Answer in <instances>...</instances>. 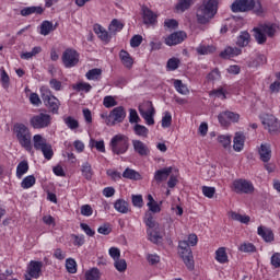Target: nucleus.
Returning a JSON list of instances; mask_svg holds the SVG:
<instances>
[{"mask_svg": "<svg viewBox=\"0 0 280 280\" xmlns=\"http://www.w3.org/2000/svg\"><path fill=\"white\" fill-rule=\"evenodd\" d=\"M198 244V236L196 234H189L188 241L178 242V255L183 259L187 270H194L196 262L194 261V253L190 246ZM190 245V246H189Z\"/></svg>", "mask_w": 280, "mask_h": 280, "instance_id": "f257e3e1", "label": "nucleus"}, {"mask_svg": "<svg viewBox=\"0 0 280 280\" xmlns=\"http://www.w3.org/2000/svg\"><path fill=\"white\" fill-rule=\"evenodd\" d=\"M215 14H218V0H203L202 4L197 9V23L207 25Z\"/></svg>", "mask_w": 280, "mask_h": 280, "instance_id": "f03ea898", "label": "nucleus"}, {"mask_svg": "<svg viewBox=\"0 0 280 280\" xmlns=\"http://www.w3.org/2000/svg\"><path fill=\"white\" fill-rule=\"evenodd\" d=\"M13 135L20 143L21 148L27 152H32V131L30 127L23 122H16L13 126Z\"/></svg>", "mask_w": 280, "mask_h": 280, "instance_id": "7ed1b4c3", "label": "nucleus"}, {"mask_svg": "<svg viewBox=\"0 0 280 280\" xmlns=\"http://www.w3.org/2000/svg\"><path fill=\"white\" fill-rule=\"evenodd\" d=\"M109 148L113 154H117V156L126 154L130 148V139L126 135L118 133L112 138Z\"/></svg>", "mask_w": 280, "mask_h": 280, "instance_id": "20e7f679", "label": "nucleus"}, {"mask_svg": "<svg viewBox=\"0 0 280 280\" xmlns=\"http://www.w3.org/2000/svg\"><path fill=\"white\" fill-rule=\"evenodd\" d=\"M40 93L44 106H46L48 113L58 115V110H60V101L58 97L54 96L51 90L47 89L46 86L40 88Z\"/></svg>", "mask_w": 280, "mask_h": 280, "instance_id": "39448f33", "label": "nucleus"}, {"mask_svg": "<svg viewBox=\"0 0 280 280\" xmlns=\"http://www.w3.org/2000/svg\"><path fill=\"white\" fill-rule=\"evenodd\" d=\"M30 126L34 130H43L51 126V115L39 113L30 118Z\"/></svg>", "mask_w": 280, "mask_h": 280, "instance_id": "423d86ee", "label": "nucleus"}, {"mask_svg": "<svg viewBox=\"0 0 280 280\" xmlns=\"http://www.w3.org/2000/svg\"><path fill=\"white\" fill-rule=\"evenodd\" d=\"M138 110L148 126H154V114L156 110L151 101H147L144 104L139 105Z\"/></svg>", "mask_w": 280, "mask_h": 280, "instance_id": "0eeeda50", "label": "nucleus"}, {"mask_svg": "<svg viewBox=\"0 0 280 280\" xmlns=\"http://www.w3.org/2000/svg\"><path fill=\"white\" fill-rule=\"evenodd\" d=\"M61 60L66 69H71L80 62V54L73 48H68L63 51Z\"/></svg>", "mask_w": 280, "mask_h": 280, "instance_id": "6e6552de", "label": "nucleus"}, {"mask_svg": "<svg viewBox=\"0 0 280 280\" xmlns=\"http://www.w3.org/2000/svg\"><path fill=\"white\" fill-rule=\"evenodd\" d=\"M126 119V109L124 106L115 107L105 119L107 126H115L116 124H122Z\"/></svg>", "mask_w": 280, "mask_h": 280, "instance_id": "1a4fd4ad", "label": "nucleus"}, {"mask_svg": "<svg viewBox=\"0 0 280 280\" xmlns=\"http://www.w3.org/2000/svg\"><path fill=\"white\" fill-rule=\"evenodd\" d=\"M232 191L235 194H253L255 191V186H253L252 182L240 178L233 182Z\"/></svg>", "mask_w": 280, "mask_h": 280, "instance_id": "9d476101", "label": "nucleus"}, {"mask_svg": "<svg viewBox=\"0 0 280 280\" xmlns=\"http://www.w3.org/2000/svg\"><path fill=\"white\" fill-rule=\"evenodd\" d=\"M261 124L265 126V130H268L270 135H277V132H280V122L277 117L270 114H266L261 118Z\"/></svg>", "mask_w": 280, "mask_h": 280, "instance_id": "9b49d317", "label": "nucleus"}, {"mask_svg": "<svg viewBox=\"0 0 280 280\" xmlns=\"http://www.w3.org/2000/svg\"><path fill=\"white\" fill-rule=\"evenodd\" d=\"M255 8V0H235L231 4L232 12H250Z\"/></svg>", "mask_w": 280, "mask_h": 280, "instance_id": "f8f14e48", "label": "nucleus"}, {"mask_svg": "<svg viewBox=\"0 0 280 280\" xmlns=\"http://www.w3.org/2000/svg\"><path fill=\"white\" fill-rule=\"evenodd\" d=\"M219 124L223 127L229 126L230 121L233 124H236V121H240V114L234 112H222L218 115Z\"/></svg>", "mask_w": 280, "mask_h": 280, "instance_id": "ddd939ff", "label": "nucleus"}, {"mask_svg": "<svg viewBox=\"0 0 280 280\" xmlns=\"http://www.w3.org/2000/svg\"><path fill=\"white\" fill-rule=\"evenodd\" d=\"M187 38V33L179 31L172 33L165 38V45H168V47H173L174 45H180Z\"/></svg>", "mask_w": 280, "mask_h": 280, "instance_id": "4468645a", "label": "nucleus"}, {"mask_svg": "<svg viewBox=\"0 0 280 280\" xmlns=\"http://www.w3.org/2000/svg\"><path fill=\"white\" fill-rule=\"evenodd\" d=\"M142 20L144 25H154L156 23V19L159 18L153 10L150 8L142 5Z\"/></svg>", "mask_w": 280, "mask_h": 280, "instance_id": "2eb2a0df", "label": "nucleus"}, {"mask_svg": "<svg viewBox=\"0 0 280 280\" xmlns=\"http://www.w3.org/2000/svg\"><path fill=\"white\" fill-rule=\"evenodd\" d=\"M43 272V261L31 260L28 265V275L32 279H38Z\"/></svg>", "mask_w": 280, "mask_h": 280, "instance_id": "dca6fc26", "label": "nucleus"}, {"mask_svg": "<svg viewBox=\"0 0 280 280\" xmlns=\"http://www.w3.org/2000/svg\"><path fill=\"white\" fill-rule=\"evenodd\" d=\"M258 154L262 163H268L270 159H272V149L270 148V144L268 143L260 144V148L258 149Z\"/></svg>", "mask_w": 280, "mask_h": 280, "instance_id": "f3484780", "label": "nucleus"}, {"mask_svg": "<svg viewBox=\"0 0 280 280\" xmlns=\"http://www.w3.org/2000/svg\"><path fill=\"white\" fill-rule=\"evenodd\" d=\"M132 147L139 156H148L150 154V149L141 140H132Z\"/></svg>", "mask_w": 280, "mask_h": 280, "instance_id": "a211bd4d", "label": "nucleus"}, {"mask_svg": "<svg viewBox=\"0 0 280 280\" xmlns=\"http://www.w3.org/2000/svg\"><path fill=\"white\" fill-rule=\"evenodd\" d=\"M241 54L242 50L238 47L228 46L220 52V58H223V60H229L230 58H235V56H241Z\"/></svg>", "mask_w": 280, "mask_h": 280, "instance_id": "6ab92c4d", "label": "nucleus"}, {"mask_svg": "<svg viewBox=\"0 0 280 280\" xmlns=\"http://www.w3.org/2000/svg\"><path fill=\"white\" fill-rule=\"evenodd\" d=\"M94 33L98 36V38L101 40H103V43H110V34H108V31L103 28L102 25L100 24H94L93 26Z\"/></svg>", "mask_w": 280, "mask_h": 280, "instance_id": "aec40b11", "label": "nucleus"}, {"mask_svg": "<svg viewBox=\"0 0 280 280\" xmlns=\"http://www.w3.org/2000/svg\"><path fill=\"white\" fill-rule=\"evenodd\" d=\"M257 233L260 237H262L264 242H267V243L275 242V233L270 229L264 225H260L258 226Z\"/></svg>", "mask_w": 280, "mask_h": 280, "instance_id": "412c9836", "label": "nucleus"}, {"mask_svg": "<svg viewBox=\"0 0 280 280\" xmlns=\"http://www.w3.org/2000/svg\"><path fill=\"white\" fill-rule=\"evenodd\" d=\"M170 174H172V166L158 170L154 174V180H156V183H163V180L170 178Z\"/></svg>", "mask_w": 280, "mask_h": 280, "instance_id": "4be33fe9", "label": "nucleus"}, {"mask_svg": "<svg viewBox=\"0 0 280 280\" xmlns=\"http://www.w3.org/2000/svg\"><path fill=\"white\" fill-rule=\"evenodd\" d=\"M267 62H268V58H266L265 55L258 52L256 55V58L250 59L247 62V67L257 69V67H261V65H266Z\"/></svg>", "mask_w": 280, "mask_h": 280, "instance_id": "5701e85b", "label": "nucleus"}, {"mask_svg": "<svg viewBox=\"0 0 280 280\" xmlns=\"http://www.w3.org/2000/svg\"><path fill=\"white\" fill-rule=\"evenodd\" d=\"M57 26H58V23L55 24L54 26L52 22L45 20L40 24L39 34H42V36H49V34H51V32H54V30H56Z\"/></svg>", "mask_w": 280, "mask_h": 280, "instance_id": "b1692460", "label": "nucleus"}, {"mask_svg": "<svg viewBox=\"0 0 280 280\" xmlns=\"http://www.w3.org/2000/svg\"><path fill=\"white\" fill-rule=\"evenodd\" d=\"M119 58L124 67H126V69H132V65H135V60L132 59V57H130V54L128 51L124 49L120 50Z\"/></svg>", "mask_w": 280, "mask_h": 280, "instance_id": "393cba45", "label": "nucleus"}, {"mask_svg": "<svg viewBox=\"0 0 280 280\" xmlns=\"http://www.w3.org/2000/svg\"><path fill=\"white\" fill-rule=\"evenodd\" d=\"M43 7H25L20 11L21 16H30L32 14H43Z\"/></svg>", "mask_w": 280, "mask_h": 280, "instance_id": "a878e982", "label": "nucleus"}, {"mask_svg": "<svg viewBox=\"0 0 280 280\" xmlns=\"http://www.w3.org/2000/svg\"><path fill=\"white\" fill-rule=\"evenodd\" d=\"M250 43V33L248 31L241 32L240 36L236 39L237 47H248Z\"/></svg>", "mask_w": 280, "mask_h": 280, "instance_id": "bb28decb", "label": "nucleus"}, {"mask_svg": "<svg viewBox=\"0 0 280 280\" xmlns=\"http://www.w3.org/2000/svg\"><path fill=\"white\" fill-rule=\"evenodd\" d=\"M246 137H244V133L236 132L234 137V144L233 148L235 152H242L244 150V141Z\"/></svg>", "mask_w": 280, "mask_h": 280, "instance_id": "cd10ccee", "label": "nucleus"}, {"mask_svg": "<svg viewBox=\"0 0 280 280\" xmlns=\"http://www.w3.org/2000/svg\"><path fill=\"white\" fill-rule=\"evenodd\" d=\"M254 38L258 43V45H266V40H268V37L265 35L264 31L259 27H254Z\"/></svg>", "mask_w": 280, "mask_h": 280, "instance_id": "c85d7f7f", "label": "nucleus"}, {"mask_svg": "<svg viewBox=\"0 0 280 280\" xmlns=\"http://www.w3.org/2000/svg\"><path fill=\"white\" fill-rule=\"evenodd\" d=\"M27 172H30V164L27 163L26 160H23L18 164V167H16L18 178H23V176H25Z\"/></svg>", "mask_w": 280, "mask_h": 280, "instance_id": "c756f323", "label": "nucleus"}, {"mask_svg": "<svg viewBox=\"0 0 280 280\" xmlns=\"http://www.w3.org/2000/svg\"><path fill=\"white\" fill-rule=\"evenodd\" d=\"M259 27L261 31L267 34L269 38H275V35L277 34V25L275 24H260Z\"/></svg>", "mask_w": 280, "mask_h": 280, "instance_id": "7c9ffc66", "label": "nucleus"}, {"mask_svg": "<svg viewBox=\"0 0 280 280\" xmlns=\"http://www.w3.org/2000/svg\"><path fill=\"white\" fill-rule=\"evenodd\" d=\"M86 80L100 81L102 80V69L93 68L85 73Z\"/></svg>", "mask_w": 280, "mask_h": 280, "instance_id": "2f4dec72", "label": "nucleus"}, {"mask_svg": "<svg viewBox=\"0 0 280 280\" xmlns=\"http://www.w3.org/2000/svg\"><path fill=\"white\" fill-rule=\"evenodd\" d=\"M122 178H128L129 180H141V174L132 168H126L122 173Z\"/></svg>", "mask_w": 280, "mask_h": 280, "instance_id": "473e14b6", "label": "nucleus"}, {"mask_svg": "<svg viewBox=\"0 0 280 280\" xmlns=\"http://www.w3.org/2000/svg\"><path fill=\"white\" fill-rule=\"evenodd\" d=\"M82 176L85 177V180L93 179V168L89 162H85L81 166Z\"/></svg>", "mask_w": 280, "mask_h": 280, "instance_id": "72a5a7b5", "label": "nucleus"}, {"mask_svg": "<svg viewBox=\"0 0 280 280\" xmlns=\"http://www.w3.org/2000/svg\"><path fill=\"white\" fill-rule=\"evenodd\" d=\"M108 30H109V34H117V32H121L124 30V23H121L119 20L117 19H114L109 26H108Z\"/></svg>", "mask_w": 280, "mask_h": 280, "instance_id": "f704fd0d", "label": "nucleus"}, {"mask_svg": "<svg viewBox=\"0 0 280 280\" xmlns=\"http://www.w3.org/2000/svg\"><path fill=\"white\" fill-rule=\"evenodd\" d=\"M215 259L219 264H226L229 261V256L226 255V248L220 247L215 252Z\"/></svg>", "mask_w": 280, "mask_h": 280, "instance_id": "c9c22d12", "label": "nucleus"}, {"mask_svg": "<svg viewBox=\"0 0 280 280\" xmlns=\"http://www.w3.org/2000/svg\"><path fill=\"white\" fill-rule=\"evenodd\" d=\"M114 208L116 211H118V213H128L129 211L128 203L124 199H117L114 203Z\"/></svg>", "mask_w": 280, "mask_h": 280, "instance_id": "e433bc0d", "label": "nucleus"}, {"mask_svg": "<svg viewBox=\"0 0 280 280\" xmlns=\"http://www.w3.org/2000/svg\"><path fill=\"white\" fill-rule=\"evenodd\" d=\"M133 132L135 135H137V137H143L144 139H147L150 130L143 125L136 124L133 126Z\"/></svg>", "mask_w": 280, "mask_h": 280, "instance_id": "4c0bfd02", "label": "nucleus"}, {"mask_svg": "<svg viewBox=\"0 0 280 280\" xmlns=\"http://www.w3.org/2000/svg\"><path fill=\"white\" fill-rule=\"evenodd\" d=\"M73 91H77L78 93L84 91V93H91V89L93 86L90 83L86 82H79L72 85Z\"/></svg>", "mask_w": 280, "mask_h": 280, "instance_id": "58836bf2", "label": "nucleus"}, {"mask_svg": "<svg viewBox=\"0 0 280 280\" xmlns=\"http://www.w3.org/2000/svg\"><path fill=\"white\" fill-rule=\"evenodd\" d=\"M36 185V177L34 175H28L24 177V179L21 183L22 189H30Z\"/></svg>", "mask_w": 280, "mask_h": 280, "instance_id": "ea45409f", "label": "nucleus"}, {"mask_svg": "<svg viewBox=\"0 0 280 280\" xmlns=\"http://www.w3.org/2000/svg\"><path fill=\"white\" fill-rule=\"evenodd\" d=\"M33 143H34V148L36 150H42V148H44V145L48 144L47 139L43 138L42 135H35L33 137Z\"/></svg>", "mask_w": 280, "mask_h": 280, "instance_id": "a19ab883", "label": "nucleus"}, {"mask_svg": "<svg viewBox=\"0 0 280 280\" xmlns=\"http://www.w3.org/2000/svg\"><path fill=\"white\" fill-rule=\"evenodd\" d=\"M191 5H194V0H178L176 4V10H178L179 12H185L189 10Z\"/></svg>", "mask_w": 280, "mask_h": 280, "instance_id": "79ce46f5", "label": "nucleus"}, {"mask_svg": "<svg viewBox=\"0 0 280 280\" xmlns=\"http://www.w3.org/2000/svg\"><path fill=\"white\" fill-rule=\"evenodd\" d=\"M143 222L149 229H155L158 224L152 212H145Z\"/></svg>", "mask_w": 280, "mask_h": 280, "instance_id": "37998d69", "label": "nucleus"}, {"mask_svg": "<svg viewBox=\"0 0 280 280\" xmlns=\"http://www.w3.org/2000/svg\"><path fill=\"white\" fill-rule=\"evenodd\" d=\"M100 277H102V273L97 268H92L85 272V280H100Z\"/></svg>", "mask_w": 280, "mask_h": 280, "instance_id": "c03bdc74", "label": "nucleus"}, {"mask_svg": "<svg viewBox=\"0 0 280 280\" xmlns=\"http://www.w3.org/2000/svg\"><path fill=\"white\" fill-rule=\"evenodd\" d=\"M147 233L150 242H152L153 244H159L161 240H163V236H161V232L159 231L148 230Z\"/></svg>", "mask_w": 280, "mask_h": 280, "instance_id": "a18cd8bd", "label": "nucleus"}, {"mask_svg": "<svg viewBox=\"0 0 280 280\" xmlns=\"http://www.w3.org/2000/svg\"><path fill=\"white\" fill-rule=\"evenodd\" d=\"M66 268L67 271L70 272V275H75L78 272V264L75 262V259L68 258L66 260Z\"/></svg>", "mask_w": 280, "mask_h": 280, "instance_id": "49530a36", "label": "nucleus"}, {"mask_svg": "<svg viewBox=\"0 0 280 280\" xmlns=\"http://www.w3.org/2000/svg\"><path fill=\"white\" fill-rule=\"evenodd\" d=\"M66 126H68L70 128V130H78V128H80V122L78 121V119L68 116L63 119Z\"/></svg>", "mask_w": 280, "mask_h": 280, "instance_id": "de8ad7c7", "label": "nucleus"}, {"mask_svg": "<svg viewBox=\"0 0 280 280\" xmlns=\"http://www.w3.org/2000/svg\"><path fill=\"white\" fill-rule=\"evenodd\" d=\"M174 86L180 95H187V93H189V89H187V85H185L182 80H175Z\"/></svg>", "mask_w": 280, "mask_h": 280, "instance_id": "09e8293b", "label": "nucleus"}, {"mask_svg": "<svg viewBox=\"0 0 280 280\" xmlns=\"http://www.w3.org/2000/svg\"><path fill=\"white\" fill-rule=\"evenodd\" d=\"M39 150H40V152H43L44 158L47 161H51V159L54 158V149L51 148V144L48 143V144L42 147Z\"/></svg>", "mask_w": 280, "mask_h": 280, "instance_id": "8fccbe9b", "label": "nucleus"}, {"mask_svg": "<svg viewBox=\"0 0 280 280\" xmlns=\"http://www.w3.org/2000/svg\"><path fill=\"white\" fill-rule=\"evenodd\" d=\"M178 67H180V59H178L176 57L168 59V61L166 63V69L168 71H176V69H178Z\"/></svg>", "mask_w": 280, "mask_h": 280, "instance_id": "3c124183", "label": "nucleus"}, {"mask_svg": "<svg viewBox=\"0 0 280 280\" xmlns=\"http://www.w3.org/2000/svg\"><path fill=\"white\" fill-rule=\"evenodd\" d=\"M238 250H241V253H257V247H255L253 243H243L238 247Z\"/></svg>", "mask_w": 280, "mask_h": 280, "instance_id": "603ef678", "label": "nucleus"}, {"mask_svg": "<svg viewBox=\"0 0 280 280\" xmlns=\"http://www.w3.org/2000/svg\"><path fill=\"white\" fill-rule=\"evenodd\" d=\"M213 51H215L214 46H199V47H197V54H199V56H207L209 54H213Z\"/></svg>", "mask_w": 280, "mask_h": 280, "instance_id": "864d4df0", "label": "nucleus"}, {"mask_svg": "<svg viewBox=\"0 0 280 280\" xmlns=\"http://www.w3.org/2000/svg\"><path fill=\"white\" fill-rule=\"evenodd\" d=\"M231 218L232 220H236V222H241L242 224H248V222H250V217L242 215L236 212H232Z\"/></svg>", "mask_w": 280, "mask_h": 280, "instance_id": "5fc2aeb1", "label": "nucleus"}, {"mask_svg": "<svg viewBox=\"0 0 280 280\" xmlns=\"http://www.w3.org/2000/svg\"><path fill=\"white\" fill-rule=\"evenodd\" d=\"M114 266L118 272H126L128 268V264L126 262V259H116L114 262Z\"/></svg>", "mask_w": 280, "mask_h": 280, "instance_id": "6e6d98bb", "label": "nucleus"}, {"mask_svg": "<svg viewBox=\"0 0 280 280\" xmlns=\"http://www.w3.org/2000/svg\"><path fill=\"white\" fill-rule=\"evenodd\" d=\"M97 233L101 235H110V233H113V226L110 223H104L97 229Z\"/></svg>", "mask_w": 280, "mask_h": 280, "instance_id": "4d7b16f0", "label": "nucleus"}, {"mask_svg": "<svg viewBox=\"0 0 280 280\" xmlns=\"http://www.w3.org/2000/svg\"><path fill=\"white\" fill-rule=\"evenodd\" d=\"M91 148H96L98 152H106V147L104 144V140L95 141L91 139L90 141Z\"/></svg>", "mask_w": 280, "mask_h": 280, "instance_id": "13d9d810", "label": "nucleus"}, {"mask_svg": "<svg viewBox=\"0 0 280 280\" xmlns=\"http://www.w3.org/2000/svg\"><path fill=\"white\" fill-rule=\"evenodd\" d=\"M0 73H1V82H2V86L3 89H8L10 86V75H8V72H5L4 68L0 69Z\"/></svg>", "mask_w": 280, "mask_h": 280, "instance_id": "bf43d9fd", "label": "nucleus"}, {"mask_svg": "<svg viewBox=\"0 0 280 280\" xmlns=\"http://www.w3.org/2000/svg\"><path fill=\"white\" fill-rule=\"evenodd\" d=\"M220 69L214 68L211 72L208 73L207 80L208 82H215V80H220Z\"/></svg>", "mask_w": 280, "mask_h": 280, "instance_id": "052dcab7", "label": "nucleus"}, {"mask_svg": "<svg viewBox=\"0 0 280 280\" xmlns=\"http://www.w3.org/2000/svg\"><path fill=\"white\" fill-rule=\"evenodd\" d=\"M218 141L221 143V145L226 150L228 148H231V136H224L221 135L218 137Z\"/></svg>", "mask_w": 280, "mask_h": 280, "instance_id": "680f3d73", "label": "nucleus"}, {"mask_svg": "<svg viewBox=\"0 0 280 280\" xmlns=\"http://www.w3.org/2000/svg\"><path fill=\"white\" fill-rule=\"evenodd\" d=\"M103 106H105V108H113L114 106H117V102L113 96H105L103 100Z\"/></svg>", "mask_w": 280, "mask_h": 280, "instance_id": "e2e57ef3", "label": "nucleus"}, {"mask_svg": "<svg viewBox=\"0 0 280 280\" xmlns=\"http://www.w3.org/2000/svg\"><path fill=\"white\" fill-rule=\"evenodd\" d=\"M172 126V114L170 112H165L162 118V128H170Z\"/></svg>", "mask_w": 280, "mask_h": 280, "instance_id": "0e129e2a", "label": "nucleus"}, {"mask_svg": "<svg viewBox=\"0 0 280 280\" xmlns=\"http://www.w3.org/2000/svg\"><path fill=\"white\" fill-rule=\"evenodd\" d=\"M202 194L206 198H213L215 196V187L202 186Z\"/></svg>", "mask_w": 280, "mask_h": 280, "instance_id": "69168bd1", "label": "nucleus"}, {"mask_svg": "<svg viewBox=\"0 0 280 280\" xmlns=\"http://www.w3.org/2000/svg\"><path fill=\"white\" fill-rule=\"evenodd\" d=\"M133 207L141 209L143 207V197L141 195H132L131 197Z\"/></svg>", "mask_w": 280, "mask_h": 280, "instance_id": "338daca9", "label": "nucleus"}, {"mask_svg": "<svg viewBox=\"0 0 280 280\" xmlns=\"http://www.w3.org/2000/svg\"><path fill=\"white\" fill-rule=\"evenodd\" d=\"M271 266H273V268H280V253H275L271 256Z\"/></svg>", "mask_w": 280, "mask_h": 280, "instance_id": "774afa93", "label": "nucleus"}]
</instances>
